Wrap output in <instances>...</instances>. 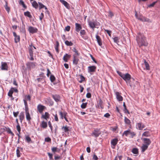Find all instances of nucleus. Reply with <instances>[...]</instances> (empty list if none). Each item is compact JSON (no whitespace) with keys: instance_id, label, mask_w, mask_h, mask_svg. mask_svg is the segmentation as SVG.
Masks as SVG:
<instances>
[{"instance_id":"35","label":"nucleus","mask_w":160,"mask_h":160,"mask_svg":"<svg viewBox=\"0 0 160 160\" xmlns=\"http://www.w3.org/2000/svg\"><path fill=\"white\" fill-rule=\"evenodd\" d=\"M65 43L68 46H72L73 45V43L71 42L68 40L65 41Z\"/></svg>"},{"instance_id":"8","label":"nucleus","mask_w":160,"mask_h":160,"mask_svg":"<svg viewBox=\"0 0 160 160\" xmlns=\"http://www.w3.org/2000/svg\"><path fill=\"white\" fill-rule=\"evenodd\" d=\"M135 16L137 19L143 22H147L148 21V19L145 18V17H143L142 16H138L136 12L135 14Z\"/></svg>"},{"instance_id":"25","label":"nucleus","mask_w":160,"mask_h":160,"mask_svg":"<svg viewBox=\"0 0 160 160\" xmlns=\"http://www.w3.org/2000/svg\"><path fill=\"white\" fill-rule=\"evenodd\" d=\"M19 119L21 122H22L24 118V114L23 112H21L19 116Z\"/></svg>"},{"instance_id":"54","label":"nucleus","mask_w":160,"mask_h":160,"mask_svg":"<svg viewBox=\"0 0 160 160\" xmlns=\"http://www.w3.org/2000/svg\"><path fill=\"white\" fill-rule=\"evenodd\" d=\"M48 154L50 160H52V154L49 152H48Z\"/></svg>"},{"instance_id":"30","label":"nucleus","mask_w":160,"mask_h":160,"mask_svg":"<svg viewBox=\"0 0 160 160\" xmlns=\"http://www.w3.org/2000/svg\"><path fill=\"white\" fill-rule=\"evenodd\" d=\"M73 52L75 53L73 55V57H77L79 56V54L78 52V51L75 48H74L73 49Z\"/></svg>"},{"instance_id":"33","label":"nucleus","mask_w":160,"mask_h":160,"mask_svg":"<svg viewBox=\"0 0 160 160\" xmlns=\"http://www.w3.org/2000/svg\"><path fill=\"white\" fill-rule=\"evenodd\" d=\"M132 152L134 154H136L135 156H136L138 154V149L137 148H134L132 150Z\"/></svg>"},{"instance_id":"20","label":"nucleus","mask_w":160,"mask_h":160,"mask_svg":"<svg viewBox=\"0 0 160 160\" xmlns=\"http://www.w3.org/2000/svg\"><path fill=\"white\" fill-rule=\"evenodd\" d=\"M40 126L41 128H46L48 126L47 123L46 122H45L44 121H42V122L41 123L40 125Z\"/></svg>"},{"instance_id":"58","label":"nucleus","mask_w":160,"mask_h":160,"mask_svg":"<svg viewBox=\"0 0 160 160\" xmlns=\"http://www.w3.org/2000/svg\"><path fill=\"white\" fill-rule=\"evenodd\" d=\"M44 17V15L43 13H41L40 15L39 16V19L41 21H42Z\"/></svg>"},{"instance_id":"57","label":"nucleus","mask_w":160,"mask_h":160,"mask_svg":"<svg viewBox=\"0 0 160 160\" xmlns=\"http://www.w3.org/2000/svg\"><path fill=\"white\" fill-rule=\"evenodd\" d=\"M157 1L154 2L152 4H150L149 5L148 7H153L155 4L157 2Z\"/></svg>"},{"instance_id":"15","label":"nucleus","mask_w":160,"mask_h":160,"mask_svg":"<svg viewBox=\"0 0 160 160\" xmlns=\"http://www.w3.org/2000/svg\"><path fill=\"white\" fill-rule=\"evenodd\" d=\"M59 113L61 118L62 119H63L65 117L68 116V113L65 112H62L60 111L59 112Z\"/></svg>"},{"instance_id":"4","label":"nucleus","mask_w":160,"mask_h":160,"mask_svg":"<svg viewBox=\"0 0 160 160\" xmlns=\"http://www.w3.org/2000/svg\"><path fill=\"white\" fill-rule=\"evenodd\" d=\"M99 23L97 21H89L88 25L89 27L92 28L94 29L95 28H96V26H98Z\"/></svg>"},{"instance_id":"13","label":"nucleus","mask_w":160,"mask_h":160,"mask_svg":"<svg viewBox=\"0 0 160 160\" xmlns=\"http://www.w3.org/2000/svg\"><path fill=\"white\" fill-rule=\"evenodd\" d=\"M75 30L77 32H79L82 29V27L81 24L76 23L75 24Z\"/></svg>"},{"instance_id":"3","label":"nucleus","mask_w":160,"mask_h":160,"mask_svg":"<svg viewBox=\"0 0 160 160\" xmlns=\"http://www.w3.org/2000/svg\"><path fill=\"white\" fill-rule=\"evenodd\" d=\"M37 65L36 62H28L26 64L27 68L30 69L34 68Z\"/></svg>"},{"instance_id":"31","label":"nucleus","mask_w":160,"mask_h":160,"mask_svg":"<svg viewBox=\"0 0 160 160\" xmlns=\"http://www.w3.org/2000/svg\"><path fill=\"white\" fill-rule=\"evenodd\" d=\"M124 121L126 124L129 125L131 123L130 120L126 117H124Z\"/></svg>"},{"instance_id":"6","label":"nucleus","mask_w":160,"mask_h":160,"mask_svg":"<svg viewBox=\"0 0 160 160\" xmlns=\"http://www.w3.org/2000/svg\"><path fill=\"white\" fill-rule=\"evenodd\" d=\"M145 127V125L142 122L138 123L136 124V128L139 130H142Z\"/></svg>"},{"instance_id":"34","label":"nucleus","mask_w":160,"mask_h":160,"mask_svg":"<svg viewBox=\"0 0 160 160\" xmlns=\"http://www.w3.org/2000/svg\"><path fill=\"white\" fill-rule=\"evenodd\" d=\"M24 15L25 16H27L30 18H31L32 17L30 13L28 11L25 12H24Z\"/></svg>"},{"instance_id":"44","label":"nucleus","mask_w":160,"mask_h":160,"mask_svg":"<svg viewBox=\"0 0 160 160\" xmlns=\"http://www.w3.org/2000/svg\"><path fill=\"white\" fill-rule=\"evenodd\" d=\"M62 129H63L64 131L66 132H68L69 130L68 128L67 127V126H63L62 128Z\"/></svg>"},{"instance_id":"53","label":"nucleus","mask_w":160,"mask_h":160,"mask_svg":"<svg viewBox=\"0 0 160 160\" xmlns=\"http://www.w3.org/2000/svg\"><path fill=\"white\" fill-rule=\"evenodd\" d=\"M17 129L18 131V132H20L21 131V128L19 124L17 125L16 126Z\"/></svg>"},{"instance_id":"59","label":"nucleus","mask_w":160,"mask_h":160,"mask_svg":"<svg viewBox=\"0 0 160 160\" xmlns=\"http://www.w3.org/2000/svg\"><path fill=\"white\" fill-rule=\"evenodd\" d=\"M48 125L49 127L50 128L51 131H52V124L51 122L49 121L48 122Z\"/></svg>"},{"instance_id":"1","label":"nucleus","mask_w":160,"mask_h":160,"mask_svg":"<svg viewBox=\"0 0 160 160\" xmlns=\"http://www.w3.org/2000/svg\"><path fill=\"white\" fill-rule=\"evenodd\" d=\"M136 40L139 47L142 46H146L148 45V42L145 37L140 33L138 34Z\"/></svg>"},{"instance_id":"40","label":"nucleus","mask_w":160,"mask_h":160,"mask_svg":"<svg viewBox=\"0 0 160 160\" xmlns=\"http://www.w3.org/2000/svg\"><path fill=\"white\" fill-rule=\"evenodd\" d=\"M144 62L146 69L148 70H149V66L148 63L145 60L144 61Z\"/></svg>"},{"instance_id":"48","label":"nucleus","mask_w":160,"mask_h":160,"mask_svg":"<svg viewBox=\"0 0 160 160\" xmlns=\"http://www.w3.org/2000/svg\"><path fill=\"white\" fill-rule=\"evenodd\" d=\"M13 92L11 88L9 91V92L8 93V96H9L10 97H12V94L13 93Z\"/></svg>"},{"instance_id":"24","label":"nucleus","mask_w":160,"mask_h":160,"mask_svg":"<svg viewBox=\"0 0 160 160\" xmlns=\"http://www.w3.org/2000/svg\"><path fill=\"white\" fill-rule=\"evenodd\" d=\"M151 136V134L149 131H146L143 132L142 134V136L148 137Z\"/></svg>"},{"instance_id":"63","label":"nucleus","mask_w":160,"mask_h":160,"mask_svg":"<svg viewBox=\"0 0 160 160\" xmlns=\"http://www.w3.org/2000/svg\"><path fill=\"white\" fill-rule=\"evenodd\" d=\"M70 29V27L69 26H67L65 27V30L67 31H69Z\"/></svg>"},{"instance_id":"38","label":"nucleus","mask_w":160,"mask_h":160,"mask_svg":"<svg viewBox=\"0 0 160 160\" xmlns=\"http://www.w3.org/2000/svg\"><path fill=\"white\" fill-rule=\"evenodd\" d=\"M32 6L35 8H37L38 7V5L35 1H34L32 3Z\"/></svg>"},{"instance_id":"61","label":"nucleus","mask_w":160,"mask_h":160,"mask_svg":"<svg viewBox=\"0 0 160 160\" xmlns=\"http://www.w3.org/2000/svg\"><path fill=\"white\" fill-rule=\"evenodd\" d=\"M91 95L90 93L88 92L86 94V97L88 98H90L91 97Z\"/></svg>"},{"instance_id":"11","label":"nucleus","mask_w":160,"mask_h":160,"mask_svg":"<svg viewBox=\"0 0 160 160\" xmlns=\"http://www.w3.org/2000/svg\"><path fill=\"white\" fill-rule=\"evenodd\" d=\"M101 132L98 129L95 130L91 134V135L95 137H97L100 134Z\"/></svg>"},{"instance_id":"2","label":"nucleus","mask_w":160,"mask_h":160,"mask_svg":"<svg viewBox=\"0 0 160 160\" xmlns=\"http://www.w3.org/2000/svg\"><path fill=\"white\" fill-rule=\"evenodd\" d=\"M118 74L126 82L127 84H129L130 86L132 88L133 87V85L129 82L131 78V76L128 73L124 74L121 72L117 71Z\"/></svg>"},{"instance_id":"46","label":"nucleus","mask_w":160,"mask_h":160,"mask_svg":"<svg viewBox=\"0 0 160 160\" xmlns=\"http://www.w3.org/2000/svg\"><path fill=\"white\" fill-rule=\"evenodd\" d=\"M50 79L52 82H53L55 80V78L53 75H51L50 77Z\"/></svg>"},{"instance_id":"49","label":"nucleus","mask_w":160,"mask_h":160,"mask_svg":"<svg viewBox=\"0 0 160 160\" xmlns=\"http://www.w3.org/2000/svg\"><path fill=\"white\" fill-rule=\"evenodd\" d=\"M87 102L86 103H82V104L81 105V108L82 109L85 108L86 106L87 105Z\"/></svg>"},{"instance_id":"23","label":"nucleus","mask_w":160,"mask_h":160,"mask_svg":"<svg viewBox=\"0 0 160 160\" xmlns=\"http://www.w3.org/2000/svg\"><path fill=\"white\" fill-rule=\"evenodd\" d=\"M24 102L25 105V113H28V103L27 101H25V100H24Z\"/></svg>"},{"instance_id":"26","label":"nucleus","mask_w":160,"mask_h":160,"mask_svg":"<svg viewBox=\"0 0 160 160\" xmlns=\"http://www.w3.org/2000/svg\"><path fill=\"white\" fill-rule=\"evenodd\" d=\"M60 1L66 8H68L69 4L67 2L64 0H60Z\"/></svg>"},{"instance_id":"45","label":"nucleus","mask_w":160,"mask_h":160,"mask_svg":"<svg viewBox=\"0 0 160 160\" xmlns=\"http://www.w3.org/2000/svg\"><path fill=\"white\" fill-rule=\"evenodd\" d=\"M56 43L55 46V48L57 52L58 53L59 52L58 49V48L59 46V43L58 41H57Z\"/></svg>"},{"instance_id":"50","label":"nucleus","mask_w":160,"mask_h":160,"mask_svg":"<svg viewBox=\"0 0 160 160\" xmlns=\"http://www.w3.org/2000/svg\"><path fill=\"white\" fill-rule=\"evenodd\" d=\"M86 32L84 30H81L80 31V35L82 36V35H84L85 34Z\"/></svg>"},{"instance_id":"37","label":"nucleus","mask_w":160,"mask_h":160,"mask_svg":"<svg viewBox=\"0 0 160 160\" xmlns=\"http://www.w3.org/2000/svg\"><path fill=\"white\" fill-rule=\"evenodd\" d=\"M19 147H18L16 150V154L18 157H20L21 156V153L20 152Z\"/></svg>"},{"instance_id":"19","label":"nucleus","mask_w":160,"mask_h":160,"mask_svg":"<svg viewBox=\"0 0 160 160\" xmlns=\"http://www.w3.org/2000/svg\"><path fill=\"white\" fill-rule=\"evenodd\" d=\"M71 55L68 54L66 53L64 56L63 59L65 62H67L68 60L70 58Z\"/></svg>"},{"instance_id":"29","label":"nucleus","mask_w":160,"mask_h":160,"mask_svg":"<svg viewBox=\"0 0 160 160\" xmlns=\"http://www.w3.org/2000/svg\"><path fill=\"white\" fill-rule=\"evenodd\" d=\"M148 146L146 144H143L141 147L142 151L144 152L148 148Z\"/></svg>"},{"instance_id":"12","label":"nucleus","mask_w":160,"mask_h":160,"mask_svg":"<svg viewBox=\"0 0 160 160\" xmlns=\"http://www.w3.org/2000/svg\"><path fill=\"white\" fill-rule=\"evenodd\" d=\"M115 95L118 101H121L123 100L122 97L120 93L118 92H116Z\"/></svg>"},{"instance_id":"21","label":"nucleus","mask_w":160,"mask_h":160,"mask_svg":"<svg viewBox=\"0 0 160 160\" xmlns=\"http://www.w3.org/2000/svg\"><path fill=\"white\" fill-rule=\"evenodd\" d=\"M49 118V114L48 112H45L44 114H42V118L47 120Z\"/></svg>"},{"instance_id":"39","label":"nucleus","mask_w":160,"mask_h":160,"mask_svg":"<svg viewBox=\"0 0 160 160\" xmlns=\"http://www.w3.org/2000/svg\"><path fill=\"white\" fill-rule=\"evenodd\" d=\"M24 100H25V101H27V100L30 101L31 100V97H30V95H28L25 96L24 99H23V101Z\"/></svg>"},{"instance_id":"47","label":"nucleus","mask_w":160,"mask_h":160,"mask_svg":"<svg viewBox=\"0 0 160 160\" xmlns=\"http://www.w3.org/2000/svg\"><path fill=\"white\" fill-rule=\"evenodd\" d=\"M7 132L8 133L11 134L12 137H13L14 136V133L12 132V131H11V130L10 128H8V129L7 130Z\"/></svg>"},{"instance_id":"60","label":"nucleus","mask_w":160,"mask_h":160,"mask_svg":"<svg viewBox=\"0 0 160 160\" xmlns=\"http://www.w3.org/2000/svg\"><path fill=\"white\" fill-rule=\"evenodd\" d=\"M130 135L131 137L133 138L134 136H135V134L134 132L131 131Z\"/></svg>"},{"instance_id":"32","label":"nucleus","mask_w":160,"mask_h":160,"mask_svg":"<svg viewBox=\"0 0 160 160\" xmlns=\"http://www.w3.org/2000/svg\"><path fill=\"white\" fill-rule=\"evenodd\" d=\"M131 131L130 130H127L124 131L123 133V135H125L126 136H127L128 135H130Z\"/></svg>"},{"instance_id":"7","label":"nucleus","mask_w":160,"mask_h":160,"mask_svg":"<svg viewBox=\"0 0 160 160\" xmlns=\"http://www.w3.org/2000/svg\"><path fill=\"white\" fill-rule=\"evenodd\" d=\"M28 31L30 33L33 34L37 32L38 29L36 28L29 26L28 28Z\"/></svg>"},{"instance_id":"52","label":"nucleus","mask_w":160,"mask_h":160,"mask_svg":"<svg viewBox=\"0 0 160 160\" xmlns=\"http://www.w3.org/2000/svg\"><path fill=\"white\" fill-rule=\"evenodd\" d=\"M29 53L30 56H32L33 55V51L32 50V48L31 47L29 48Z\"/></svg>"},{"instance_id":"56","label":"nucleus","mask_w":160,"mask_h":160,"mask_svg":"<svg viewBox=\"0 0 160 160\" xmlns=\"http://www.w3.org/2000/svg\"><path fill=\"white\" fill-rule=\"evenodd\" d=\"M19 114V112H13V114L14 117H17L18 114Z\"/></svg>"},{"instance_id":"55","label":"nucleus","mask_w":160,"mask_h":160,"mask_svg":"<svg viewBox=\"0 0 160 160\" xmlns=\"http://www.w3.org/2000/svg\"><path fill=\"white\" fill-rule=\"evenodd\" d=\"M45 141L46 142H49L51 141V139L50 138L47 137L45 138Z\"/></svg>"},{"instance_id":"36","label":"nucleus","mask_w":160,"mask_h":160,"mask_svg":"<svg viewBox=\"0 0 160 160\" xmlns=\"http://www.w3.org/2000/svg\"><path fill=\"white\" fill-rule=\"evenodd\" d=\"M102 103L103 102L101 99H100L99 100V101L97 105L98 107H100L101 108H103Z\"/></svg>"},{"instance_id":"16","label":"nucleus","mask_w":160,"mask_h":160,"mask_svg":"<svg viewBox=\"0 0 160 160\" xmlns=\"http://www.w3.org/2000/svg\"><path fill=\"white\" fill-rule=\"evenodd\" d=\"M142 139L144 141L145 144L149 146L151 143V140L148 138H142Z\"/></svg>"},{"instance_id":"5","label":"nucleus","mask_w":160,"mask_h":160,"mask_svg":"<svg viewBox=\"0 0 160 160\" xmlns=\"http://www.w3.org/2000/svg\"><path fill=\"white\" fill-rule=\"evenodd\" d=\"M37 110L39 113L42 114V113L44 110L46 109V107L41 104H38L37 106Z\"/></svg>"},{"instance_id":"28","label":"nucleus","mask_w":160,"mask_h":160,"mask_svg":"<svg viewBox=\"0 0 160 160\" xmlns=\"http://www.w3.org/2000/svg\"><path fill=\"white\" fill-rule=\"evenodd\" d=\"M53 98L56 102H58L59 100V97L58 95H53L52 96Z\"/></svg>"},{"instance_id":"62","label":"nucleus","mask_w":160,"mask_h":160,"mask_svg":"<svg viewBox=\"0 0 160 160\" xmlns=\"http://www.w3.org/2000/svg\"><path fill=\"white\" fill-rule=\"evenodd\" d=\"M105 31L107 32V33L108 34V35L109 36H111V31L108 30H105Z\"/></svg>"},{"instance_id":"18","label":"nucleus","mask_w":160,"mask_h":160,"mask_svg":"<svg viewBox=\"0 0 160 160\" xmlns=\"http://www.w3.org/2000/svg\"><path fill=\"white\" fill-rule=\"evenodd\" d=\"M96 38L98 45L100 46H101L102 45V42L100 37L98 34L96 35Z\"/></svg>"},{"instance_id":"27","label":"nucleus","mask_w":160,"mask_h":160,"mask_svg":"<svg viewBox=\"0 0 160 160\" xmlns=\"http://www.w3.org/2000/svg\"><path fill=\"white\" fill-rule=\"evenodd\" d=\"M79 76V79L78 80V81L79 82L82 83L85 80V78L82 75H80Z\"/></svg>"},{"instance_id":"17","label":"nucleus","mask_w":160,"mask_h":160,"mask_svg":"<svg viewBox=\"0 0 160 160\" xmlns=\"http://www.w3.org/2000/svg\"><path fill=\"white\" fill-rule=\"evenodd\" d=\"M8 67L7 64L6 62H2L1 69L2 70H7Z\"/></svg>"},{"instance_id":"41","label":"nucleus","mask_w":160,"mask_h":160,"mask_svg":"<svg viewBox=\"0 0 160 160\" xmlns=\"http://www.w3.org/2000/svg\"><path fill=\"white\" fill-rule=\"evenodd\" d=\"M25 140L28 143H30L31 141L30 138L28 136L25 137Z\"/></svg>"},{"instance_id":"43","label":"nucleus","mask_w":160,"mask_h":160,"mask_svg":"<svg viewBox=\"0 0 160 160\" xmlns=\"http://www.w3.org/2000/svg\"><path fill=\"white\" fill-rule=\"evenodd\" d=\"M26 118L27 121H30L31 119V118L29 113H26Z\"/></svg>"},{"instance_id":"10","label":"nucleus","mask_w":160,"mask_h":160,"mask_svg":"<svg viewBox=\"0 0 160 160\" xmlns=\"http://www.w3.org/2000/svg\"><path fill=\"white\" fill-rule=\"evenodd\" d=\"M96 67L94 66H89L88 68V70L89 73L93 72L95 71Z\"/></svg>"},{"instance_id":"64","label":"nucleus","mask_w":160,"mask_h":160,"mask_svg":"<svg viewBox=\"0 0 160 160\" xmlns=\"http://www.w3.org/2000/svg\"><path fill=\"white\" fill-rule=\"evenodd\" d=\"M93 159L94 160H98V158L96 155L94 154L93 157Z\"/></svg>"},{"instance_id":"9","label":"nucleus","mask_w":160,"mask_h":160,"mask_svg":"<svg viewBox=\"0 0 160 160\" xmlns=\"http://www.w3.org/2000/svg\"><path fill=\"white\" fill-rule=\"evenodd\" d=\"M118 141V138H115L112 139L111 141V144L112 145V147L114 149L115 148V146L117 144Z\"/></svg>"},{"instance_id":"22","label":"nucleus","mask_w":160,"mask_h":160,"mask_svg":"<svg viewBox=\"0 0 160 160\" xmlns=\"http://www.w3.org/2000/svg\"><path fill=\"white\" fill-rule=\"evenodd\" d=\"M79 59L77 57H73V64L76 65L78 63Z\"/></svg>"},{"instance_id":"51","label":"nucleus","mask_w":160,"mask_h":160,"mask_svg":"<svg viewBox=\"0 0 160 160\" xmlns=\"http://www.w3.org/2000/svg\"><path fill=\"white\" fill-rule=\"evenodd\" d=\"M113 41L115 42L118 43L119 42V38L118 37H115L113 38Z\"/></svg>"},{"instance_id":"42","label":"nucleus","mask_w":160,"mask_h":160,"mask_svg":"<svg viewBox=\"0 0 160 160\" xmlns=\"http://www.w3.org/2000/svg\"><path fill=\"white\" fill-rule=\"evenodd\" d=\"M38 4L39 5V9H41L42 8H45L46 9H47V8L45 6H44L43 4H42L41 2H38Z\"/></svg>"},{"instance_id":"14","label":"nucleus","mask_w":160,"mask_h":160,"mask_svg":"<svg viewBox=\"0 0 160 160\" xmlns=\"http://www.w3.org/2000/svg\"><path fill=\"white\" fill-rule=\"evenodd\" d=\"M13 35L14 37V40L15 43H17L20 41V38L19 36L17 35L16 33L15 32H13Z\"/></svg>"}]
</instances>
